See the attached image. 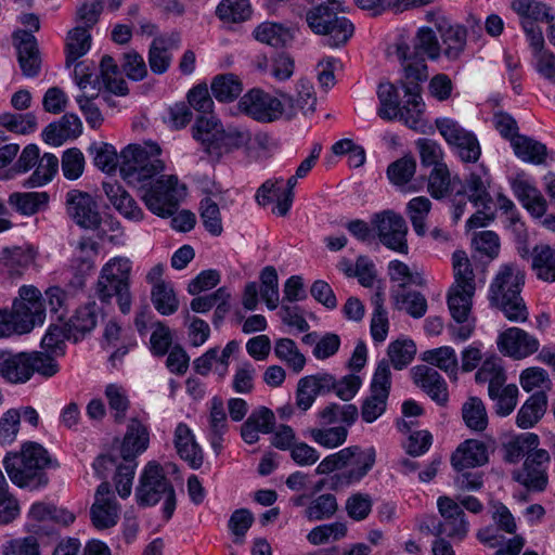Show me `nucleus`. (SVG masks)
<instances>
[{
  "label": "nucleus",
  "mask_w": 555,
  "mask_h": 555,
  "mask_svg": "<svg viewBox=\"0 0 555 555\" xmlns=\"http://www.w3.org/2000/svg\"><path fill=\"white\" fill-rule=\"evenodd\" d=\"M160 146L152 141L129 144L120 152L121 178L141 191V198L154 215L171 217L185 194V188L177 176L160 175L165 162L160 158Z\"/></svg>",
  "instance_id": "nucleus-1"
},
{
  "label": "nucleus",
  "mask_w": 555,
  "mask_h": 555,
  "mask_svg": "<svg viewBox=\"0 0 555 555\" xmlns=\"http://www.w3.org/2000/svg\"><path fill=\"white\" fill-rule=\"evenodd\" d=\"M525 272L516 263L502 264L489 287V300L512 322H526L528 309L521 297Z\"/></svg>",
  "instance_id": "nucleus-2"
},
{
  "label": "nucleus",
  "mask_w": 555,
  "mask_h": 555,
  "mask_svg": "<svg viewBox=\"0 0 555 555\" xmlns=\"http://www.w3.org/2000/svg\"><path fill=\"white\" fill-rule=\"evenodd\" d=\"M50 463L48 451L37 442H25L20 452H10L3 459L11 481L31 490L47 486L46 468Z\"/></svg>",
  "instance_id": "nucleus-3"
},
{
  "label": "nucleus",
  "mask_w": 555,
  "mask_h": 555,
  "mask_svg": "<svg viewBox=\"0 0 555 555\" xmlns=\"http://www.w3.org/2000/svg\"><path fill=\"white\" fill-rule=\"evenodd\" d=\"M454 283L448 293V307L451 317L457 323L468 321L476 292L475 273L470 261L463 250L452 255Z\"/></svg>",
  "instance_id": "nucleus-4"
},
{
  "label": "nucleus",
  "mask_w": 555,
  "mask_h": 555,
  "mask_svg": "<svg viewBox=\"0 0 555 555\" xmlns=\"http://www.w3.org/2000/svg\"><path fill=\"white\" fill-rule=\"evenodd\" d=\"M135 499L141 506H152L164 499L165 518L169 519L172 516L176 508L175 490L163 467L156 462H149L141 473Z\"/></svg>",
  "instance_id": "nucleus-5"
},
{
  "label": "nucleus",
  "mask_w": 555,
  "mask_h": 555,
  "mask_svg": "<svg viewBox=\"0 0 555 555\" xmlns=\"http://www.w3.org/2000/svg\"><path fill=\"white\" fill-rule=\"evenodd\" d=\"M12 311L18 321V328L25 334L35 326L42 325L46 320V308L41 292L34 285H23L14 299Z\"/></svg>",
  "instance_id": "nucleus-6"
},
{
  "label": "nucleus",
  "mask_w": 555,
  "mask_h": 555,
  "mask_svg": "<svg viewBox=\"0 0 555 555\" xmlns=\"http://www.w3.org/2000/svg\"><path fill=\"white\" fill-rule=\"evenodd\" d=\"M193 137L209 149L229 151L244 142V134L236 129H224L214 115L199 116L193 127Z\"/></svg>",
  "instance_id": "nucleus-7"
},
{
  "label": "nucleus",
  "mask_w": 555,
  "mask_h": 555,
  "mask_svg": "<svg viewBox=\"0 0 555 555\" xmlns=\"http://www.w3.org/2000/svg\"><path fill=\"white\" fill-rule=\"evenodd\" d=\"M436 127L446 142L455 149L465 163H476L481 154L477 137L451 118H438Z\"/></svg>",
  "instance_id": "nucleus-8"
},
{
  "label": "nucleus",
  "mask_w": 555,
  "mask_h": 555,
  "mask_svg": "<svg viewBox=\"0 0 555 555\" xmlns=\"http://www.w3.org/2000/svg\"><path fill=\"white\" fill-rule=\"evenodd\" d=\"M372 224L384 246L401 254H408V225L401 215L385 210L373 217Z\"/></svg>",
  "instance_id": "nucleus-9"
},
{
  "label": "nucleus",
  "mask_w": 555,
  "mask_h": 555,
  "mask_svg": "<svg viewBox=\"0 0 555 555\" xmlns=\"http://www.w3.org/2000/svg\"><path fill=\"white\" fill-rule=\"evenodd\" d=\"M347 450L349 454L345 470L331 477V489L333 490L361 481L375 464L376 453L373 448L361 449L358 446H352Z\"/></svg>",
  "instance_id": "nucleus-10"
},
{
  "label": "nucleus",
  "mask_w": 555,
  "mask_h": 555,
  "mask_svg": "<svg viewBox=\"0 0 555 555\" xmlns=\"http://www.w3.org/2000/svg\"><path fill=\"white\" fill-rule=\"evenodd\" d=\"M65 206L67 215L80 228L95 230L101 224V215L93 196L80 190L66 193Z\"/></svg>",
  "instance_id": "nucleus-11"
},
{
  "label": "nucleus",
  "mask_w": 555,
  "mask_h": 555,
  "mask_svg": "<svg viewBox=\"0 0 555 555\" xmlns=\"http://www.w3.org/2000/svg\"><path fill=\"white\" fill-rule=\"evenodd\" d=\"M551 456L538 447L526 456L522 469L515 474V479L528 489L543 491L548 482L547 466Z\"/></svg>",
  "instance_id": "nucleus-12"
},
{
  "label": "nucleus",
  "mask_w": 555,
  "mask_h": 555,
  "mask_svg": "<svg viewBox=\"0 0 555 555\" xmlns=\"http://www.w3.org/2000/svg\"><path fill=\"white\" fill-rule=\"evenodd\" d=\"M496 344L501 353L514 360L528 358L540 348L539 339L519 327L503 331Z\"/></svg>",
  "instance_id": "nucleus-13"
},
{
  "label": "nucleus",
  "mask_w": 555,
  "mask_h": 555,
  "mask_svg": "<svg viewBox=\"0 0 555 555\" xmlns=\"http://www.w3.org/2000/svg\"><path fill=\"white\" fill-rule=\"evenodd\" d=\"M298 99L288 90H280V118L287 120L295 117L299 112L307 114L315 111L317 98L312 85L300 79L295 87Z\"/></svg>",
  "instance_id": "nucleus-14"
},
{
  "label": "nucleus",
  "mask_w": 555,
  "mask_h": 555,
  "mask_svg": "<svg viewBox=\"0 0 555 555\" xmlns=\"http://www.w3.org/2000/svg\"><path fill=\"white\" fill-rule=\"evenodd\" d=\"M120 505L111 493L109 485L103 481L96 489L94 502L90 508L91 521L98 529L114 527L120 515Z\"/></svg>",
  "instance_id": "nucleus-15"
},
{
  "label": "nucleus",
  "mask_w": 555,
  "mask_h": 555,
  "mask_svg": "<svg viewBox=\"0 0 555 555\" xmlns=\"http://www.w3.org/2000/svg\"><path fill=\"white\" fill-rule=\"evenodd\" d=\"M135 467V462H124L117 464L116 460L112 455L107 454L98 456L93 463V468L100 478H106L108 472L114 469L116 470L114 477L115 488L119 496L122 499H126L131 494Z\"/></svg>",
  "instance_id": "nucleus-16"
},
{
  "label": "nucleus",
  "mask_w": 555,
  "mask_h": 555,
  "mask_svg": "<svg viewBox=\"0 0 555 555\" xmlns=\"http://www.w3.org/2000/svg\"><path fill=\"white\" fill-rule=\"evenodd\" d=\"M434 12L427 13V20L435 22L436 28L440 34L443 48L441 53L450 60L455 61L463 53L466 46L467 30L464 26L452 25L443 16H437Z\"/></svg>",
  "instance_id": "nucleus-17"
},
{
  "label": "nucleus",
  "mask_w": 555,
  "mask_h": 555,
  "mask_svg": "<svg viewBox=\"0 0 555 555\" xmlns=\"http://www.w3.org/2000/svg\"><path fill=\"white\" fill-rule=\"evenodd\" d=\"M181 35L179 31H170L154 37L149 50V65L156 75L168 70L172 61L171 51L179 49Z\"/></svg>",
  "instance_id": "nucleus-18"
},
{
  "label": "nucleus",
  "mask_w": 555,
  "mask_h": 555,
  "mask_svg": "<svg viewBox=\"0 0 555 555\" xmlns=\"http://www.w3.org/2000/svg\"><path fill=\"white\" fill-rule=\"evenodd\" d=\"M305 21L309 29L318 35L331 24V21L339 13L345 12L341 0H305Z\"/></svg>",
  "instance_id": "nucleus-19"
},
{
  "label": "nucleus",
  "mask_w": 555,
  "mask_h": 555,
  "mask_svg": "<svg viewBox=\"0 0 555 555\" xmlns=\"http://www.w3.org/2000/svg\"><path fill=\"white\" fill-rule=\"evenodd\" d=\"M437 504L443 518V522L440 525L441 532L449 538L463 540L467 535L469 525L462 507L449 496H440Z\"/></svg>",
  "instance_id": "nucleus-20"
},
{
  "label": "nucleus",
  "mask_w": 555,
  "mask_h": 555,
  "mask_svg": "<svg viewBox=\"0 0 555 555\" xmlns=\"http://www.w3.org/2000/svg\"><path fill=\"white\" fill-rule=\"evenodd\" d=\"M131 262L128 258L116 257L111 259L101 270L98 281V295L107 296L108 291L129 285Z\"/></svg>",
  "instance_id": "nucleus-21"
},
{
  "label": "nucleus",
  "mask_w": 555,
  "mask_h": 555,
  "mask_svg": "<svg viewBox=\"0 0 555 555\" xmlns=\"http://www.w3.org/2000/svg\"><path fill=\"white\" fill-rule=\"evenodd\" d=\"M28 352L0 350V376L11 384H25L33 376Z\"/></svg>",
  "instance_id": "nucleus-22"
},
{
  "label": "nucleus",
  "mask_w": 555,
  "mask_h": 555,
  "mask_svg": "<svg viewBox=\"0 0 555 555\" xmlns=\"http://www.w3.org/2000/svg\"><path fill=\"white\" fill-rule=\"evenodd\" d=\"M335 386V377L328 373H319L299 379L297 387V405L306 411L317 396L328 393Z\"/></svg>",
  "instance_id": "nucleus-23"
},
{
  "label": "nucleus",
  "mask_w": 555,
  "mask_h": 555,
  "mask_svg": "<svg viewBox=\"0 0 555 555\" xmlns=\"http://www.w3.org/2000/svg\"><path fill=\"white\" fill-rule=\"evenodd\" d=\"M150 433L147 427L137 418H131L124 439L119 447V454L124 462H135L149 447Z\"/></svg>",
  "instance_id": "nucleus-24"
},
{
  "label": "nucleus",
  "mask_w": 555,
  "mask_h": 555,
  "mask_svg": "<svg viewBox=\"0 0 555 555\" xmlns=\"http://www.w3.org/2000/svg\"><path fill=\"white\" fill-rule=\"evenodd\" d=\"M18 63L24 76L36 77L41 67L37 41L30 31L18 30L14 34Z\"/></svg>",
  "instance_id": "nucleus-25"
},
{
  "label": "nucleus",
  "mask_w": 555,
  "mask_h": 555,
  "mask_svg": "<svg viewBox=\"0 0 555 555\" xmlns=\"http://www.w3.org/2000/svg\"><path fill=\"white\" fill-rule=\"evenodd\" d=\"M240 107L258 121H273L276 116L275 100L259 89H253L242 96Z\"/></svg>",
  "instance_id": "nucleus-26"
},
{
  "label": "nucleus",
  "mask_w": 555,
  "mask_h": 555,
  "mask_svg": "<svg viewBox=\"0 0 555 555\" xmlns=\"http://www.w3.org/2000/svg\"><path fill=\"white\" fill-rule=\"evenodd\" d=\"M82 124L78 116L65 114L57 121L49 124L41 133L42 140L52 146H61L68 140L78 138Z\"/></svg>",
  "instance_id": "nucleus-27"
},
{
  "label": "nucleus",
  "mask_w": 555,
  "mask_h": 555,
  "mask_svg": "<svg viewBox=\"0 0 555 555\" xmlns=\"http://www.w3.org/2000/svg\"><path fill=\"white\" fill-rule=\"evenodd\" d=\"M412 377L414 383L439 405H444L448 402L447 384L434 367L417 365L412 370Z\"/></svg>",
  "instance_id": "nucleus-28"
},
{
  "label": "nucleus",
  "mask_w": 555,
  "mask_h": 555,
  "mask_svg": "<svg viewBox=\"0 0 555 555\" xmlns=\"http://www.w3.org/2000/svg\"><path fill=\"white\" fill-rule=\"evenodd\" d=\"M275 427V414L267 406L255 409L241 427V436L248 444L256 443L260 435L273 431Z\"/></svg>",
  "instance_id": "nucleus-29"
},
{
  "label": "nucleus",
  "mask_w": 555,
  "mask_h": 555,
  "mask_svg": "<svg viewBox=\"0 0 555 555\" xmlns=\"http://www.w3.org/2000/svg\"><path fill=\"white\" fill-rule=\"evenodd\" d=\"M404 96L406 98L403 106H400L398 117L408 127L418 130L423 124V114L425 104L421 96V87L415 82H403Z\"/></svg>",
  "instance_id": "nucleus-30"
},
{
  "label": "nucleus",
  "mask_w": 555,
  "mask_h": 555,
  "mask_svg": "<svg viewBox=\"0 0 555 555\" xmlns=\"http://www.w3.org/2000/svg\"><path fill=\"white\" fill-rule=\"evenodd\" d=\"M427 190L436 199L449 196L453 192L455 197L464 195V188L461 180L457 177L451 178V173L446 164L433 168L428 177Z\"/></svg>",
  "instance_id": "nucleus-31"
},
{
  "label": "nucleus",
  "mask_w": 555,
  "mask_h": 555,
  "mask_svg": "<svg viewBox=\"0 0 555 555\" xmlns=\"http://www.w3.org/2000/svg\"><path fill=\"white\" fill-rule=\"evenodd\" d=\"M173 442L180 457L186 461L192 468H198L203 464L202 449L186 424L179 423L177 425Z\"/></svg>",
  "instance_id": "nucleus-32"
},
{
  "label": "nucleus",
  "mask_w": 555,
  "mask_h": 555,
  "mask_svg": "<svg viewBox=\"0 0 555 555\" xmlns=\"http://www.w3.org/2000/svg\"><path fill=\"white\" fill-rule=\"evenodd\" d=\"M488 461L487 448L482 441L469 439L464 441L451 457L456 470L481 466Z\"/></svg>",
  "instance_id": "nucleus-33"
},
{
  "label": "nucleus",
  "mask_w": 555,
  "mask_h": 555,
  "mask_svg": "<svg viewBox=\"0 0 555 555\" xmlns=\"http://www.w3.org/2000/svg\"><path fill=\"white\" fill-rule=\"evenodd\" d=\"M104 192L109 203L122 215L131 221H140L143 218V211L132 198V196L118 184L104 183Z\"/></svg>",
  "instance_id": "nucleus-34"
},
{
  "label": "nucleus",
  "mask_w": 555,
  "mask_h": 555,
  "mask_svg": "<svg viewBox=\"0 0 555 555\" xmlns=\"http://www.w3.org/2000/svg\"><path fill=\"white\" fill-rule=\"evenodd\" d=\"M512 190L524 207L535 218L542 217L546 211V201L541 192L528 181L515 179Z\"/></svg>",
  "instance_id": "nucleus-35"
},
{
  "label": "nucleus",
  "mask_w": 555,
  "mask_h": 555,
  "mask_svg": "<svg viewBox=\"0 0 555 555\" xmlns=\"http://www.w3.org/2000/svg\"><path fill=\"white\" fill-rule=\"evenodd\" d=\"M530 257L535 276L543 282H555V248L547 244L535 245Z\"/></svg>",
  "instance_id": "nucleus-36"
},
{
  "label": "nucleus",
  "mask_w": 555,
  "mask_h": 555,
  "mask_svg": "<svg viewBox=\"0 0 555 555\" xmlns=\"http://www.w3.org/2000/svg\"><path fill=\"white\" fill-rule=\"evenodd\" d=\"M511 144L515 155L522 162L533 165L545 164L547 149L543 143L520 134L512 137Z\"/></svg>",
  "instance_id": "nucleus-37"
},
{
  "label": "nucleus",
  "mask_w": 555,
  "mask_h": 555,
  "mask_svg": "<svg viewBox=\"0 0 555 555\" xmlns=\"http://www.w3.org/2000/svg\"><path fill=\"white\" fill-rule=\"evenodd\" d=\"M546 408V395L542 391L533 393L519 409L516 416L517 426L522 429L533 427L542 418Z\"/></svg>",
  "instance_id": "nucleus-38"
},
{
  "label": "nucleus",
  "mask_w": 555,
  "mask_h": 555,
  "mask_svg": "<svg viewBox=\"0 0 555 555\" xmlns=\"http://www.w3.org/2000/svg\"><path fill=\"white\" fill-rule=\"evenodd\" d=\"M8 202L18 214L29 217L47 208L49 195L47 192H14Z\"/></svg>",
  "instance_id": "nucleus-39"
},
{
  "label": "nucleus",
  "mask_w": 555,
  "mask_h": 555,
  "mask_svg": "<svg viewBox=\"0 0 555 555\" xmlns=\"http://www.w3.org/2000/svg\"><path fill=\"white\" fill-rule=\"evenodd\" d=\"M101 310L95 302H88L77 309L75 315L69 321L68 331L73 333L75 339L79 335L91 332L98 324Z\"/></svg>",
  "instance_id": "nucleus-40"
},
{
  "label": "nucleus",
  "mask_w": 555,
  "mask_h": 555,
  "mask_svg": "<svg viewBox=\"0 0 555 555\" xmlns=\"http://www.w3.org/2000/svg\"><path fill=\"white\" fill-rule=\"evenodd\" d=\"M30 261V255L22 247H4L0 250V270L9 276H20Z\"/></svg>",
  "instance_id": "nucleus-41"
},
{
  "label": "nucleus",
  "mask_w": 555,
  "mask_h": 555,
  "mask_svg": "<svg viewBox=\"0 0 555 555\" xmlns=\"http://www.w3.org/2000/svg\"><path fill=\"white\" fill-rule=\"evenodd\" d=\"M91 35L87 27L77 25L67 34L66 38V64L76 62L87 54L91 48Z\"/></svg>",
  "instance_id": "nucleus-42"
},
{
  "label": "nucleus",
  "mask_w": 555,
  "mask_h": 555,
  "mask_svg": "<svg viewBox=\"0 0 555 555\" xmlns=\"http://www.w3.org/2000/svg\"><path fill=\"white\" fill-rule=\"evenodd\" d=\"M323 31H320L319 36L326 38V43L330 47L337 48L347 43L352 37L354 26L351 21L345 16L337 14L335 18L331 21L327 27H324Z\"/></svg>",
  "instance_id": "nucleus-43"
},
{
  "label": "nucleus",
  "mask_w": 555,
  "mask_h": 555,
  "mask_svg": "<svg viewBox=\"0 0 555 555\" xmlns=\"http://www.w3.org/2000/svg\"><path fill=\"white\" fill-rule=\"evenodd\" d=\"M539 446V437L527 433L515 437L504 444V460L508 463H517L525 455L528 456Z\"/></svg>",
  "instance_id": "nucleus-44"
},
{
  "label": "nucleus",
  "mask_w": 555,
  "mask_h": 555,
  "mask_svg": "<svg viewBox=\"0 0 555 555\" xmlns=\"http://www.w3.org/2000/svg\"><path fill=\"white\" fill-rule=\"evenodd\" d=\"M465 425L475 431H483L488 427V413L485 403L478 397H469L462 406Z\"/></svg>",
  "instance_id": "nucleus-45"
},
{
  "label": "nucleus",
  "mask_w": 555,
  "mask_h": 555,
  "mask_svg": "<svg viewBox=\"0 0 555 555\" xmlns=\"http://www.w3.org/2000/svg\"><path fill=\"white\" fill-rule=\"evenodd\" d=\"M475 379L479 384L488 383V390L503 386L506 380L505 371L502 360L498 356H490L485 359L481 366L475 375Z\"/></svg>",
  "instance_id": "nucleus-46"
},
{
  "label": "nucleus",
  "mask_w": 555,
  "mask_h": 555,
  "mask_svg": "<svg viewBox=\"0 0 555 555\" xmlns=\"http://www.w3.org/2000/svg\"><path fill=\"white\" fill-rule=\"evenodd\" d=\"M210 88L214 96L220 102H231L243 91L242 81L231 73L216 76Z\"/></svg>",
  "instance_id": "nucleus-47"
},
{
  "label": "nucleus",
  "mask_w": 555,
  "mask_h": 555,
  "mask_svg": "<svg viewBox=\"0 0 555 555\" xmlns=\"http://www.w3.org/2000/svg\"><path fill=\"white\" fill-rule=\"evenodd\" d=\"M422 359L428 364L439 367L450 376H456L459 362L453 348L443 346L427 350L423 353Z\"/></svg>",
  "instance_id": "nucleus-48"
},
{
  "label": "nucleus",
  "mask_w": 555,
  "mask_h": 555,
  "mask_svg": "<svg viewBox=\"0 0 555 555\" xmlns=\"http://www.w3.org/2000/svg\"><path fill=\"white\" fill-rule=\"evenodd\" d=\"M59 169V159L52 153H44L39 160L35 171L23 183L26 188H37L49 183Z\"/></svg>",
  "instance_id": "nucleus-49"
},
{
  "label": "nucleus",
  "mask_w": 555,
  "mask_h": 555,
  "mask_svg": "<svg viewBox=\"0 0 555 555\" xmlns=\"http://www.w3.org/2000/svg\"><path fill=\"white\" fill-rule=\"evenodd\" d=\"M488 393L494 401V411L499 416H507L515 410L519 395L515 384L489 389Z\"/></svg>",
  "instance_id": "nucleus-50"
},
{
  "label": "nucleus",
  "mask_w": 555,
  "mask_h": 555,
  "mask_svg": "<svg viewBox=\"0 0 555 555\" xmlns=\"http://www.w3.org/2000/svg\"><path fill=\"white\" fill-rule=\"evenodd\" d=\"M0 127L10 132L27 135L36 131L37 117L34 113H3L0 115Z\"/></svg>",
  "instance_id": "nucleus-51"
},
{
  "label": "nucleus",
  "mask_w": 555,
  "mask_h": 555,
  "mask_svg": "<svg viewBox=\"0 0 555 555\" xmlns=\"http://www.w3.org/2000/svg\"><path fill=\"white\" fill-rule=\"evenodd\" d=\"M379 100L378 116L385 120H392L398 117L400 113L399 94L392 83H379L377 90Z\"/></svg>",
  "instance_id": "nucleus-52"
},
{
  "label": "nucleus",
  "mask_w": 555,
  "mask_h": 555,
  "mask_svg": "<svg viewBox=\"0 0 555 555\" xmlns=\"http://www.w3.org/2000/svg\"><path fill=\"white\" fill-rule=\"evenodd\" d=\"M392 298L397 309L405 310L415 319L422 318L427 311V300L420 292L396 291Z\"/></svg>",
  "instance_id": "nucleus-53"
},
{
  "label": "nucleus",
  "mask_w": 555,
  "mask_h": 555,
  "mask_svg": "<svg viewBox=\"0 0 555 555\" xmlns=\"http://www.w3.org/2000/svg\"><path fill=\"white\" fill-rule=\"evenodd\" d=\"M216 14L224 22L241 23L251 16V5L249 0H222Z\"/></svg>",
  "instance_id": "nucleus-54"
},
{
  "label": "nucleus",
  "mask_w": 555,
  "mask_h": 555,
  "mask_svg": "<svg viewBox=\"0 0 555 555\" xmlns=\"http://www.w3.org/2000/svg\"><path fill=\"white\" fill-rule=\"evenodd\" d=\"M359 411L354 404L339 405L337 403H331L321 410L318 417L321 424L331 425L336 422H343L347 425H351L358 418Z\"/></svg>",
  "instance_id": "nucleus-55"
},
{
  "label": "nucleus",
  "mask_w": 555,
  "mask_h": 555,
  "mask_svg": "<svg viewBox=\"0 0 555 555\" xmlns=\"http://www.w3.org/2000/svg\"><path fill=\"white\" fill-rule=\"evenodd\" d=\"M231 295L225 287L218 288L215 293L206 296H198L192 299L190 306L194 312L205 313L217 306V312L229 311V299Z\"/></svg>",
  "instance_id": "nucleus-56"
},
{
  "label": "nucleus",
  "mask_w": 555,
  "mask_h": 555,
  "mask_svg": "<svg viewBox=\"0 0 555 555\" xmlns=\"http://www.w3.org/2000/svg\"><path fill=\"white\" fill-rule=\"evenodd\" d=\"M151 295L155 309L163 315H170L178 310L179 301L169 283L154 285Z\"/></svg>",
  "instance_id": "nucleus-57"
},
{
  "label": "nucleus",
  "mask_w": 555,
  "mask_h": 555,
  "mask_svg": "<svg viewBox=\"0 0 555 555\" xmlns=\"http://www.w3.org/2000/svg\"><path fill=\"white\" fill-rule=\"evenodd\" d=\"M94 165L104 172L111 173L120 165V155H117L112 144L100 142L89 147Z\"/></svg>",
  "instance_id": "nucleus-58"
},
{
  "label": "nucleus",
  "mask_w": 555,
  "mask_h": 555,
  "mask_svg": "<svg viewBox=\"0 0 555 555\" xmlns=\"http://www.w3.org/2000/svg\"><path fill=\"white\" fill-rule=\"evenodd\" d=\"M389 278L399 283L398 291H404L409 285L423 286L425 280L420 272H413L408 264L400 260H392L388 264Z\"/></svg>",
  "instance_id": "nucleus-59"
},
{
  "label": "nucleus",
  "mask_w": 555,
  "mask_h": 555,
  "mask_svg": "<svg viewBox=\"0 0 555 555\" xmlns=\"http://www.w3.org/2000/svg\"><path fill=\"white\" fill-rule=\"evenodd\" d=\"M415 171V158L412 155H404L388 166L387 176L393 184L402 186L413 178Z\"/></svg>",
  "instance_id": "nucleus-60"
},
{
  "label": "nucleus",
  "mask_w": 555,
  "mask_h": 555,
  "mask_svg": "<svg viewBox=\"0 0 555 555\" xmlns=\"http://www.w3.org/2000/svg\"><path fill=\"white\" fill-rule=\"evenodd\" d=\"M338 508L335 495L331 493L321 494L306 508L305 514L309 520H322L331 518Z\"/></svg>",
  "instance_id": "nucleus-61"
},
{
  "label": "nucleus",
  "mask_w": 555,
  "mask_h": 555,
  "mask_svg": "<svg viewBox=\"0 0 555 555\" xmlns=\"http://www.w3.org/2000/svg\"><path fill=\"white\" fill-rule=\"evenodd\" d=\"M514 11H516L525 21L531 22H552L554 17L550 14V9L541 3L533 0H515L512 4Z\"/></svg>",
  "instance_id": "nucleus-62"
},
{
  "label": "nucleus",
  "mask_w": 555,
  "mask_h": 555,
  "mask_svg": "<svg viewBox=\"0 0 555 555\" xmlns=\"http://www.w3.org/2000/svg\"><path fill=\"white\" fill-rule=\"evenodd\" d=\"M280 320L288 327V333L293 335L306 333L310 328L305 318L304 309L296 305H282L280 309Z\"/></svg>",
  "instance_id": "nucleus-63"
},
{
  "label": "nucleus",
  "mask_w": 555,
  "mask_h": 555,
  "mask_svg": "<svg viewBox=\"0 0 555 555\" xmlns=\"http://www.w3.org/2000/svg\"><path fill=\"white\" fill-rule=\"evenodd\" d=\"M431 209V202L425 196L412 198L408 204V215L413 229L417 235L423 236L426 233L425 220Z\"/></svg>",
  "instance_id": "nucleus-64"
}]
</instances>
